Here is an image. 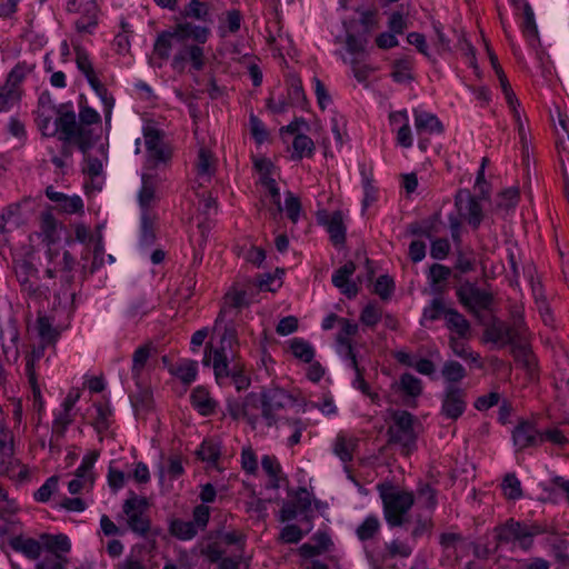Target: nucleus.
<instances>
[{
    "instance_id": "6e6d98bb",
    "label": "nucleus",
    "mask_w": 569,
    "mask_h": 569,
    "mask_svg": "<svg viewBox=\"0 0 569 569\" xmlns=\"http://www.w3.org/2000/svg\"><path fill=\"white\" fill-rule=\"evenodd\" d=\"M197 456L202 461H208L210 463H216L220 457L219 446L210 440H204L200 448L197 450Z\"/></svg>"
},
{
    "instance_id": "aec40b11",
    "label": "nucleus",
    "mask_w": 569,
    "mask_h": 569,
    "mask_svg": "<svg viewBox=\"0 0 569 569\" xmlns=\"http://www.w3.org/2000/svg\"><path fill=\"white\" fill-rule=\"evenodd\" d=\"M217 160L216 157L206 148H200L196 161V176L197 182L200 187L210 182L216 172Z\"/></svg>"
},
{
    "instance_id": "603ef678",
    "label": "nucleus",
    "mask_w": 569,
    "mask_h": 569,
    "mask_svg": "<svg viewBox=\"0 0 569 569\" xmlns=\"http://www.w3.org/2000/svg\"><path fill=\"white\" fill-rule=\"evenodd\" d=\"M76 51V63L78 69L84 74L87 80L96 76L94 69L90 61L88 52L80 46L74 47Z\"/></svg>"
},
{
    "instance_id": "de8ad7c7",
    "label": "nucleus",
    "mask_w": 569,
    "mask_h": 569,
    "mask_svg": "<svg viewBox=\"0 0 569 569\" xmlns=\"http://www.w3.org/2000/svg\"><path fill=\"white\" fill-rule=\"evenodd\" d=\"M380 529V521L376 516L367 517L357 528L356 533L359 540L366 541L372 539Z\"/></svg>"
},
{
    "instance_id": "a18cd8bd",
    "label": "nucleus",
    "mask_w": 569,
    "mask_h": 569,
    "mask_svg": "<svg viewBox=\"0 0 569 569\" xmlns=\"http://www.w3.org/2000/svg\"><path fill=\"white\" fill-rule=\"evenodd\" d=\"M41 539L43 540L47 549L52 551L53 555L58 552H68L71 548L70 540L64 535H42Z\"/></svg>"
},
{
    "instance_id": "72a5a7b5",
    "label": "nucleus",
    "mask_w": 569,
    "mask_h": 569,
    "mask_svg": "<svg viewBox=\"0 0 569 569\" xmlns=\"http://www.w3.org/2000/svg\"><path fill=\"white\" fill-rule=\"evenodd\" d=\"M412 60L409 57L397 59L392 63L391 78L395 82L406 83L412 80Z\"/></svg>"
},
{
    "instance_id": "052dcab7",
    "label": "nucleus",
    "mask_w": 569,
    "mask_h": 569,
    "mask_svg": "<svg viewBox=\"0 0 569 569\" xmlns=\"http://www.w3.org/2000/svg\"><path fill=\"white\" fill-rule=\"evenodd\" d=\"M58 477L52 476L46 480V482L34 492V499L40 502H47L51 495L58 488Z\"/></svg>"
},
{
    "instance_id": "c756f323",
    "label": "nucleus",
    "mask_w": 569,
    "mask_h": 569,
    "mask_svg": "<svg viewBox=\"0 0 569 569\" xmlns=\"http://www.w3.org/2000/svg\"><path fill=\"white\" fill-rule=\"evenodd\" d=\"M156 220L157 217L153 212L141 213V234L140 244L150 247L156 240Z\"/></svg>"
},
{
    "instance_id": "3c124183",
    "label": "nucleus",
    "mask_w": 569,
    "mask_h": 569,
    "mask_svg": "<svg viewBox=\"0 0 569 569\" xmlns=\"http://www.w3.org/2000/svg\"><path fill=\"white\" fill-rule=\"evenodd\" d=\"M32 71V67L26 62H19L9 72L6 83L17 89H21V83L26 77Z\"/></svg>"
},
{
    "instance_id": "ddd939ff",
    "label": "nucleus",
    "mask_w": 569,
    "mask_h": 569,
    "mask_svg": "<svg viewBox=\"0 0 569 569\" xmlns=\"http://www.w3.org/2000/svg\"><path fill=\"white\" fill-rule=\"evenodd\" d=\"M67 11L79 14L76 28L79 32L92 33L98 24V6L96 0H68Z\"/></svg>"
},
{
    "instance_id": "bf43d9fd",
    "label": "nucleus",
    "mask_w": 569,
    "mask_h": 569,
    "mask_svg": "<svg viewBox=\"0 0 569 569\" xmlns=\"http://www.w3.org/2000/svg\"><path fill=\"white\" fill-rule=\"evenodd\" d=\"M282 210L286 211L287 217L296 223L299 220L301 212V203L299 198H297L293 193L288 192L284 201V207Z\"/></svg>"
},
{
    "instance_id": "9d476101",
    "label": "nucleus",
    "mask_w": 569,
    "mask_h": 569,
    "mask_svg": "<svg viewBox=\"0 0 569 569\" xmlns=\"http://www.w3.org/2000/svg\"><path fill=\"white\" fill-rule=\"evenodd\" d=\"M445 321L451 332L450 343L456 356H472L467 352L465 341L470 336V326L466 318L453 309L446 311Z\"/></svg>"
},
{
    "instance_id": "1a4fd4ad",
    "label": "nucleus",
    "mask_w": 569,
    "mask_h": 569,
    "mask_svg": "<svg viewBox=\"0 0 569 569\" xmlns=\"http://www.w3.org/2000/svg\"><path fill=\"white\" fill-rule=\"evenodd\" d=\"M295 398L286 390L272 387L261 392V416L268 426L277 423V412L291 406Z\"/></svg>"
},
{
    "instance_id": "774afa93",
    "label": "nucleus",
    "mask_w": 569,
    "mask_h": 569,
    "mask_svg": "<svg viewBox=\"0 0 569 569\" xmlns=\"http://www.w3.org/2000/svg\"><path fill=\"white\" fill-rule=\"evenodd\" d=\"M68 559L59 553L46 557L37 563L36 569H67Z\"/></svg>"
},
{
    "instance_id": "412c9836",
    "label": "nucleus",
    "mask_w": 569,
    "mask_h": 569,
    "mask_svg": "<svg viewBox=\"0 0 569 569\" xmlns=\"http://www.w3.org/2000/svg\"><path fill=\"white\" fill-rule=\"evenodd\" d=\"M415 128L419 137L441 133L443 131L442 123L433 113L421 109L413 110Z\"/></svg>"
},
{
    "instance_id": "e2e57ef3",
    "label": "nucleus",
    "mask_w": 569,
    "mask_h": 569,
    "mask_svg": "<svg viewBox=\"0 0 569 569\" xmlns=\"http://www.w3.org/2000/svg\"><path fill=\"white\" fill-rule=\"evenodd\" d=\"M250 133L258 143H263L268 139V131L262 121L253 113L249 118Z\"/></svg>"
},
{
    "instance_id": "cd10ccee",
    "label": "nucleus",
    "mask_w": 569,
    "mask_h": 569,
    "mask_svg": "<svg viewBox=\"0 0 569 569\" xmlns=\"http://www.w3.org/2000/svg\"><path fill=\"white\" fill-rule=\"evenodd\" d=\"M515 7L518 11H520L519 14L522 33L530 44L533 39V16L531 7L527 1L523 0H515Z\"/></svg>"
},
{
    "instance_id": "7ed1b4c3",
    "label": "nucleus",
    "mask_w": 569,
    "mask_h": 569,
    "mask_svg": "<svg viewBox=\"0 0 569 569\" xmlns=\"http://www.w3.org/2000/svg\"><path fill=\"white\" fill-rule=\"evenodd\" d=\"M509 315V323L499 319L492 320L485 337L497 347L511 345L515 349L525 350L529 346V328L523 321V307L512 305Z\"/></svg>"
},
{
    "instance_id": "f8f14e48",
    "label": "nucleus",
    "mask_w": 569,
    "mask_h": 569,
    "mask_svg": "<svg viewBox=\"0 0 569 569\" xmlns=\"http://www.w3.org/2000/svg\"><path fill=\"white\" fill-rule=\"evenodd\" d=\"M497 77L499 79L501 89H502V91H503V93L506 96L507 102H508L509 107L512 109L513 118H515V120L517 121V124H518V132H519L520 141H521V144H522L523 166H525V169L527 171V174L529 176L530 163H529V141H528V136L530 134V132L529 131L527 132L525 130L523 122L521 121L520 110L516 106L517 99H516L513 92L511 91L509 81H508V79H507V77H506V74H505L502 69L498 70Z\"/></svg>"
},
{
    "instance_id": "f704fd0d",
    "label": "nucleus",
    "mask_w": 569,
    "mask_h": 569,
    "mask_svg": "<svg viewBox=\"0 0 569 569\" xmlns=\"http://www.w3.org/2000/svg\"><path fill=\"white\" fill-rule=\"evenodd\" d=\"M88 82H89L90 87L92 88V90L96 92V94L100 98V100L103 104V108H104L103 112H104L106 120L109 121V119L111 117V110L114 104L113 98L109 94L104 84H102L100 82L97 74L89 78Z\"/></svg>"
},
{
    "instance_id": "6e6552de",
    "label": "nucleus",
    "mask_w": 569,
    "mask_h": 569,
    "mask_svg": "<svg viewBox=\"0 0 569 569\" xmlns=\"http://www.w3.org/2000/svg\"><path fill=\"white\" fill-rule=\"evenodd\" d=\"M148 501L143 497L134 493L128 498L122 506V512L130 530L141 537H146L150 531V519L146 515Z\"/></svg>"
},
{
    "instance_id": "c85d7f7f",
    "label": "nucleus",
    "mask_w": 569,
    "mask_h": 569,
    "mask_svg": "<svg viewBox=\"0 0 569 569\" xmlns=\"http://www.w3.org/2000/svg\"><path fill=\"white\" fill-rule=\"evenodd\" d=\"M247 292L243 289L233 287L224 296V303L221 310L227 309V318H232V311L248 306Z\"/></svg>"
},
{
    "instance_id": "dca6fc26",
    "label": "nucleus",
    "mask_w": 569,
    "mask_h": 569,
    "mask_svg": "<svg viewBox=\"0 0 569 569\" xmlns=\"http://www.w3.org/2000/svg\"><path fill=\"white\" fill-rule=\"evenodd\" d=\"M457 296L459 301L472 312L487 310L492 302L491 295L470 283L460 286L457 290Z\"/></svg>"
},
{
    "instance_id": "4c0bfd02",
    "label": "nucleus",
    "mask_w": 569,
    "mask_h": 569,
    "mask_svg": "<svg viewBox=\"0 0 569 569\" xmlns=\"http://www.w3.org/2000/svg\"><path fill=\"white\" fill-rule=\"evenodd\" d=\"M241 14L237 10H231L226 13V18L220 21L218 27V34L221 38H227L230 34H234L240 30L241 27Z\"/></svg>"
},
{
    "instance_id": "c03bdc74",
    "label": "nucleus",
    "mask_w": 569,
    "mask_h": 569,
    "mask_svg": "<svg viewBox=\"0 0 569 569\" xmlns=\"http://www.w3.org/2000/svg\"><path fill=\"white\" fill-rule=\"evenodd\" d=\"M328 232L331 241L336 244H342L346 239V228L342 223V217L339 212H335L328 223Z\"/></svg>"
},
{
    "instance_id": "37998d69",
    "label": "nucleus",
    "mask_w": 569,
    "mask_h": 569,
    "mask_svg": "<svg viewBox=\"0 0 569 569\" xmlns=\"http://www.w3.org/2000/svg\"><path fill=\"white\" fill-rule=\"evenodd\" d=\"M349 366L356 371V379L353 380V387L361 390L362 393L367 395L371 398L373 402H376L379 398L378 393H373L369 389V385L365 380V376L362 369L360 368V363L358 358H349Z\"/></svg>"
},
{
    "instance_id": "5701e85b",
    "label": "nucleus",
    "mask_w": 569,
    "mask_h": 569,
    "mask_svg": "<svg viewBox=\"0 0 569 569\" xmlns=\"http://www.w3.org/2000/svg\"><path fill=\"white\" fill-rule=\"evenodd\" d=\"M141 180L142 186L138 194V201L141 209V213L152 212L151 207L157 201L156 189L158 181L151 173L147 172L142 173Z\"/></svg>"
},
{
    "instance_id": "680f3d73",
    "label": "nucleus",
    "mask_w": 569,
    "mask_h": 569,
    "mask_svg": "<svg viewBox=\"0 0 569 569\" xmlns=\"http://www.w3.org/2000/svg\"><path fill=\"white\" fill-rule=\"evenodd\" d=\"M79 119L78 124L86 129H89L88 126L98 124L101 121L100 114L93 108L82 103H80Z\"/></svg>"
},
{
    "instance_id": "f3484780",
    "label": "nucleus",
    "mask_w": 569,
    "mask_h": 569,
    "mask_svg": "<svg viewBox=\"0 0 569 569\" xmlns=\"http://www.w3.org/2000/svg\"><path fill=\"white\" fill-rule=\"evenodd\" d=\"M18 466L19 461L13 455L12 438L8 432L0 430V475L12 478Z\"/></svg>"
},
{
    "instance_id": "0eeeda50",
    "label": "nucleus",
    "mask_w": 569,
    "mask_h": 569,
    "mask_svg": "<svg viewBox=\"0 0 569 569\" xmlns=\"http://www.w3.org/2000/svg\"><path fill=\"white\" fill-rule=\"evenodd\" d=\"M392 421L393 423L388 428V441L400 445L402 452L409 455L417 439L413 430L415 417L408 411H395Z\"/></svg>"
},
{
    "instance_id": "a211bd4d",
    "label": "nucleus",
    "mask_w": 569,
    "mask_h": 569,
    "mask_svg": "<svg viewBox=\"0 0 569 569\" xmlns=\"http://www.w3.org/2000/svg\"><path fill=\"white\" fill-rule=\"evenodd\" d=\"M256 167L259 171V182L263 187L264 191L270 196L272 203L277 206L278 211H282L280 190L270 172L271 163L266 160H261L256 163Z\"/></svg>"
},
{
    "instance_id": "69168bd1",
    "label": "nucleus",
    "mask_w": 569,
    "mask_h": 569,
    "mask_svg": "<svg viewBox=\"0 0 569 569\" xmlns=\"http://www.w3.org/2000/svg\"><path fill=\"white\" fill-rule=\"evenodd\" d=\"M303 535V531L297 525H287L282 528L279 539L286 543H298Z\"/></svg>"
},
{
    "instance_id": "473e14b6",
    "label": "nucleus",
    "mask_w": 569,
    "mask_h": 569,
    "mask_svg": "<svg viewBox=\"0 0 569 569\" xmlns=\"http://www.w3.org/2000/svg\"><path fill=\"white\" fill-rule=\"evenodd\" d=\"M513 445L522 450L533 441V425L529 421L520 422L512 432Z\"/></svg>"
},
{
    "instance_id": "bb28decb",
    "label": "nucleus",
    "mask_w": 569,
    "mask_h": 569,
    "mask_svg": "<svg viewBox=\"0 0 569 569\" xmlns=\"http://www.w3.org/2000/svg\"><path fill=\"white\" fill-rule=\"evenodd\" d=\"M451 276V269L440 263H433L430 267L428 280L433 292L440 293L443 291L447 281Z\"/></svg>"
},
{
    "instance_id": "8fccbe9b",
    "label": "nucleus",
    "mask_w": 569,
    "mask_h": 569,
    "mask_svg": "<svg viewBox=\"0 0 569 569\" xmlns=\"http://www.w3.org/2000/svg\"><path fill=\"white\" fill-rule=\"evenodd\" d=\"M536 309H538L541 320L546 327L555 328V317L552 315L551 308L547 300V296L542 292L536 290Z\"/></svg>"
},
{
    "instance_id": "423d86ee",
    "label": "nucleus",
    "mask_w": 569,
    "mask_h": 569,
    "mask_svg": "<svg viewBox=\"0 0 569 569\" xmlns=\"http://www.w3.org/2000/svg\"><path fill=\"white\" fill-rule=\"evenodd\" d=\"M381 499L387 522L391 527L402 526L405 515L413 505L412 493L390 488L387 491H381Z\"/></svg>"
},
{
    "instance_id": "4d7b16f0",
    "label": "nucleus",
    "mask_w": 569,
    "mask_h": 569,
    "mask_svg": "<svg viewBox=\"0 0 569 569\" xmlns=\"http://www.w3.org/2000/svg\"><path fill=\"white\" fill-rule=\"evenodd\" d=\"M355 443L352 440H347L343 436H338L333 446V452L343 461L348 462L352 459V450Z\"/></svg>"
},
{
    "instance_id": "a878e982",
    "label": "nucleus",
    "mask_w": 569,
    "mask_h": 569,
    "mask_svg": "<svg viewBox=\"0 0 569 569\" xmlns=\"http://www.w3.org/2000/svg\"><path fill=\"white\" fill-rule=\"evenodd\" d=\"M9 545L14 551L23 553L31 560L38 559L42 550V546L38 540L23 536L11 538Z\"/></svg>"
},
{
    "instance_id": "09e8293b",
    "label": "nucleus",
    "mask_w": 569,
    "mask_h": 569,
    "mask_svg": "<svg viewBox=\"0 0 569 569\" xmlns=\"http://www.w3.org/2000/svg\"><path fill=\"white\" fill-rule=\"evenodd\" d=\"M503 496L509 500L519 499L522 496L521 483L513 473H507L502 480Z\"/></svg>"
},
{
    "instance_id": "9b49d317",
    "label": "nucleus",
    "mask_w": 569,
    "mask_h": 569,
    "mask_svg": "<svg viewBox=\"0 0 569 569\" xmlns=\"http://www.w3.org/2000/svg\"><path fill=\"white\" fill-rule=\"evenodd\" d=\"M147 151L146 169H157L166 166L170 160L171 152L164 144L160 132L153 128H147L143 133Z\"/></svg>"
},
{
    "instance_id": "13d9d810",
    "label": "nucleus",
    "mask_w": 569,
    "mask_h": 569,
    "mask_svg": "<svg viewBox=\"0 0 569 569\" xmlns=\"http://www.w3.org/2000/svg\"><path fill=\"white\" fill-rule=\"evenodd\" d=\"M346 49L351 56L350 59L363 60L366 56L365 41L355 34H348L346 38Z\"/></svg>"
},
{
    "instance_id": "49530a36",
    "label": "nucleus",
    "mask_w": 569,
    "mask_h": 569,
    "mask_svg": "<svg viewBox=\"0 0 569 569\" xmlns=\"http://www.w3.org/2000/svg\"><path fill=\"white\" fill-rule=\"evenodd\" d=\"M400 389L412 398H417L422 392V382L419 378L411 373H403L399 380Z\"/></svg>"
},
{
    "instance_id": "6ab92c4d",
    "label": "nucleus",
    "mask_w": 569,
    "mask_h": 569,
    "mask_svg": "<svg viewBox=\"0 0 569 569\" xmlns=\"http://www.w3.org/2000/svg\"><path fill=\"white\" fill-rule=\"evenodd\" d=\"M206 366H212L218 381L224 378H233L244 367L238 361V358H203Z\"/></svg>"
},
{
    "instance_id": "c9c22d12",
    "label": "nucleus",
    "mask_w": 569,
    "mask_h": 569,
    "mask_svg": "<svg viewBox=\"0 0 569 569\" xmlns=\"http://www.w3.org/2000/svg\"><path fill=\"white\" fill-rule=\"evenodd\" d=\"M466 369L458 361L449 360L445 362L441 369V376L447 386H457L466 377Z\"/></svg>"
},
{
    "instance_id": "2eb2a0df",
    "label": "nucleus",
    "mask_w": 569,
    "mask_h": 569,
    "mask_svg": "<svg viewBox=\"0 0 569 569\" xmlns=\"http://www.w3.org/2000/svg\"><path fill=\"white\" fill-rule=\"evenodd\" d=\"M456 207L460 218L465 219L473 229L482 221V208L479 201L468 190H460L456 196Z\"/></svg>"
},
{
    "instance_id": "f03ea898",
    "label": "nucleus",
    "mask_w": 569,
    "mask_h": 569,
    "mask_svg": "<svg viewBox=\"0 0 569 569\" xmlns=\"http://www.w3.org/2000/svg\"><path fill=\"white\" fill-rule=\"evenodd\" d=\"M58 114L54 121L43 113L38 116V127L42 134L53 137L59 133V140L74 143L82 152H87L93 143L92 130L78 124L76 113L69 106H60Z\"/></svg>"
},
{
    "instance_id": "a19ab883",
    "label": "nucleus",
    "mask_w": 569,
    "mask_h": 569,
    "mask_svg": "<svg viewBox=\"0 0 569 569\" xmlns=\"http://www.w3.org/2000/svg\"><path fill=\"white\" fill-rule=\"evenodd\" d=\"M98 457H99L98 451L88 452L83 457L81 465L78 467V469L74 472L77 478L87 480L89 487H92L93 481H94L91 469L93 468V465L96 463Z\"/></svg>"
},
{
    "instance_id": "e433bc0d",
    "label": "nucleus",
    "mask_w": 569,
    "mask_h": 569,
    "mask_svg": "<svg viewBox=\"0 0 569 569\" xmlns=\"http://www.w3.org/2000/svg\"><path fill=\"white\" fill-rule=\"evenodd\" d=\"M191 402L203 416L211 413L216 406L214 401L209 397L208 391L201 387L192 390Z\"/></svg>"
},
{
    "instance_id": "4468645a",
    "label": "nucleus",
    "mask_w": 569,
    "mask_h": 569,
    "mask_svg": "<svg viewBox=\"0 0 569 569\" xmlns=\"http://www.w3.org/2000/svg\"><path fill=\"white\" fill-rule=\"evenodd\" d=\"M467 392L458 386H446L442 395L441 413L448 419L457 420L467 408Z\"/></svg>"
},
{
    "instance_id": "ea45409f",
    "label": "nucleus",
    "mask_w": 569,
    "mask_h": 569,
    "mask_svg": "<svg viewBox=\"0 0 569 569\" xmlns=\"http://www.w3.org/2000/svg\"><path fill=\"white\" fill-rule=\"evenodd\" d=\"M197 532V526L192 521L174 519L170 523V533L180 540L192 539Z\"/></svg>"
},
{
    "instance_id": "4be33fe9",
    "label": "nucleus",
    "mask_w": 569,
    "mask_h": 569,
    "mask_svg": "<svg viewBox=\"0 0 569 569\" xmlns=\"http://www.w3.org/2000/svg\"><path fill=\"white\" fill-rule=\"evenodd\" d=\"M356 266L353 262H347L332 274V283L348 298H352L358 292V287L350 281Z\"/></svg>"
},
{
    "instance_id": "0e129e2a",
    "label": "nucleus",
    "mask_w": 569,
    "mask_h": 569,
    "mask_svg": "<svg viewBox=\"0 0 569 569\" xmlns=\"http://www.w3.org/2000/svg\"><path fill=\"white\" fill-rule=\"evenodd\" d=\"M261 467L268 473V476L270 478H272V480H273L272 487L278 488L279 487L278 475L280 473L281 468H280V465L278 463L277 459L271 456H263L261 459Z\"/></svg>"
},
{
    "instance_id": "58836bf2",
    "label": "nucleus",
    "mask_w": 569,
    "mask_h": 569,
    "mask_svg": "<svg viewBox=\"0 0 569 569\" xmlns=\"http://www.w3.org/2000/svg\"><path fill=\"white\" fill-rule=\"evenodd\" d=\"M555 381L557 400L565 401L569 398V361H567L562 367H558L555 375Z\"/></svg>"
},
{
    "instance_id": "393cba45",
    "label": "nucleus",
    "mask_w": 569,
    "mask_h": 569,
    "mask_svg": "<svg viewBox=\"0 0 569 569\" xmlns=\"http://www.w3.org/2000/svg\"><path fill=\"white\" fill-rule=\"evenodd\" d=\"M172 358H162L164 367L171 375L180 379L184 385H190L197 377V362L186 361L181 363H172Z\"/></svg>"
},
{
    "instance_id": "79ce46f5",
    "label": "nucleus",
    "mask_w": 569,
    "mask_h": 569,
    "mask_svg": "<svg viewBox=\"0 0 569 569\" xmlns=\"http://www.w3.org/2000/svg\"><path fill=\"white\" fill-rule=\"evenodd\" d=\"M293 159H302L303 157H311L315 150L313 141L306 134H297L292 142Z\"/></svg>"
},
{
    "instance_id": "20e7f679",
    "label": "nucleus",
    "mask_w": 569,
    "mask_h": 569,
    "mask_svg": "<svg viewBox=\"0 0 569 569\" xmlns=\"http://www.w3.org/2000/svg\"><path fill=\"white\" fill-rule=\"evenodd\" d=\"M238 346L239 340L233 319L227 318V309L220 310L214 320L204 356L236 353Z\"/></svg>"
},
{
    "instance_id": "b1692460",
    "label": "nucleus",
    "mask_w": 569,
    "mask_h": 569,
    "mask_svg": "<svg viewBox=\"0 0 569 569\" xmlns=\"http://www.w3.org/2000/svg\"><path fill=\"white\" fill-rule=\"evenodd\" d=\"M37 330L41 341V350L39 352H53V343L59 332L53 328V322L47 316H39L37 320Z\"/></svg>"
},
{
    "instance_id": "f257e3e1",
    "label": "nucleus",
    "mask_w": 569,
    "mask_h": 569,
    "mask_svg": "<svg viewBox=\"0 0 569 569\" xmlns=\"http://www.w3.org/2000/svg\"><path fill=\"white\" fill-rule=\"evenodd\" d=\"M182 16L184 20L159 33L153 52L160 59H169L173 51V69H183L189 62L193 70L200 71L206 64L203 44L211 36L209 6L199 0H190Z\"/></svg>"
},
{
    "instance_id": "864d4df0",
    "label": "nucleus",
    "mask_w": 569,
    "mask_h": 569,
    "mask_svg": "<svg viewBox=\"0 0 569 569\" xmlns=\"http://www.w3.org/2000/svg\"><path fill=\"white\" fill-rule=\"evenodd\" d=\"M363 199L362 212H366L378 200V189L372 183V180L365 176L362 177Z\"/></svg>"
},
{
    "instance_id": "2f4dec72",
    "label": "nucleus",
    "mask_w": 569,
    "mask_h": 569,
    "mask_svg": "<svg viewBox=\"0 0 569 569\" xmlns=\"http://www.w3.org/2000/svg\"><path fill=\"white\" fill-rule=\"evenodd\" d=\"M138 390L130 396L132 407L138 410H148L152 403V392L143 380L137 381Z\"/></svg>"
},
{
    "instance_id": "39448f33",
    "label": "nucleus",
    "mask_w": 569,
    "mask_h": 569,
    "mask_svg": "<svg viewBox=\"0 0 569 569\" xmlns=\"http://www.w3.org/2000/svg\"><path fill=\"white\" fill-rule=\"evenodd\" d=\"M495 549L512 543L522 550H529L533 545V526L513 518L493 529Z\"/></svg>"
},
{
    "instance_id": "338daca9",
    "label": "nucleus",
    "mask_w": 569,
    "mask_h": 569,
    "mask_svg": "<svg viewBox=\"0 0 569 569\" xmlns=\"http://www.w3.org/2000/svg\"><path fill=\"white\" fill-rule=\"evenodd\" d=\"M70 412L61 411L56 416L52 426V438L56 437L57 440L63 437L67 427L71 423Z\"/></svg>"
},
{
    "instance_id": "7c9ffc66",
    "label": "nucleus",
    "mask_w": 569,
    "mask_h": 569,
    "mask_svg": "<svg viewBox=\"0 0 569 569\" xmlns=\"http://www.w3.org/2000/svg\"><path fill=\"white\" fill-rule=\"evenodd\" d=\"M22 96V89H17L4 82L0 88V112H8L16 107Z\"/></svg>"
},
{
    "instance_id": "5fc2aeb1",
    "label": "nucleus",
    "mask_w": 569,
    "mask_h": 569,
    "mask_svg": "<svg viewBox=\"0 0 569 569\" xmlns=\"http://www.w3.org/2000/svg\"><path fill=\"white\" fill-rule=\"evenodd\" d=\"M415 358H400L403 363L413 367L419 373L436 379V367L433 362L428 358H419L418 361L413 362Z\"/></svg>"
}]
</instances>
